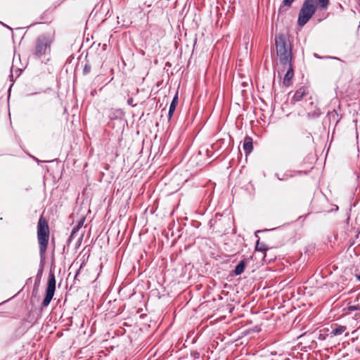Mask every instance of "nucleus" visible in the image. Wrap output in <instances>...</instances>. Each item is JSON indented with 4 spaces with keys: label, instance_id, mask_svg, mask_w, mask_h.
<instances>
[{
    "label": "nucleus",
    "instance_id": "obj_23",
    "mask_svg": "<svg viewBox=\"0 0 360 360\" xmlns=\"http://www.w3.org/2000/svg\"><path fill=\"white\" fill-rule=\"evenodd\" d=\"M83 225V220H81L78 222V224L75 226L76 227L79 228V230L81 229V227Z\"/></svg>",
    "mask_w": 360,
    "mask_h": 360
},
{
    "label": "nucleus",
    "instance_id": "obj_19",
    "mask_svg": "<svg viewBox=\"0 0 360 360\" xmlns=\"http://www.w3.org/2000/svg\"><path fill=\"white\" fill-rule=\"evenodd\" d=\"M90 71H91V66L89 64H86L83 69V73L84 75H86V74L89 73Z\"/></svg>",
    "mask_w": 360,
    "mask_h": 360
},
{
    "label": "nucleus",
    "instance_id": "obj_5",
    "mask_svg": "<svg viewBox=\"0 0 360 360\" xmlns=\"http://www.w3.org/2000/svg\"><path fill=\"white\" fill-rule=\"evenodd\" d=\"M56 277L52 271H50L48 278L47 287L46 289V295L41 302L42 307H46L49 305L52 300L56 291Z\"/></svg>",
    "mask_w": 360,
    "mask_h": 360
},
{
    "label": "nucleus",
    "instance_id": "obj_7",
    "mask_svg": "<svg viewBox=\"0 0 360 360\" xmlns=\"http://www.w3.org/2000/svg\"><path fill=\"white\" fill-rule=\"evenodd\" d=\"M297 174H301V172H296L292 170L286 171L283 174L280 175L278 173H275L274 176L281 181H285L290 178L295 176Z\"/></svg>",
    "mask_w": 360,
    "mask_h": 360
},
{
    "label": "nucleus",
    "instance_id": "obj_32",
    "mask_svg": "<svg viewBox=\"0 0 360 360\" xmlns=\"http://www.w3.org/2000/svg\"><path fill=\"white\" fill-rule=\"evenodd\" d=\"M33 159H34V160H36L37 162H39V160L37 158H34V157H33Z\"/></svg>",
    "mask_w": 360,
    "mask_h": 360
},
{
    "label": "nucleus",
    "instance_id": "obj_14",
    "mask_svg": "<svg viewBox=\"0 0 360 360\" xmlns=\"http://www.w3.org/2000/svg\"><path fill=\"white\" fill-rule=\"evenodd\" d=\"M255 249L260 252H266L268 250L266 245L263 243H260L259 240L256 243Z\"/></svg>",
    "mask_w": 360,
    "mask_h": 360
},
{
    "label": "nucleus",
    "instance_id": "obj_13",
    "mask_svg": "<svg viewBox=\"0 0 360 360\" xmlns=\"http://www.w3.org/2000/svg\"><path fill=\"white\" fill-rule=\"evenodd\" d=\"M306 95L305 90L303 88H300L295 91L292 96V101H300L303 97Z\"/></svg>",
    "mask_w": 360,
    "mask_h": 360
},
{
    "label": "nucleus",
    "instance_id": "obj_8",
    "mask_svg": "<svg viewBox=\"0 0 360 360\" xmlns=\"http://www.w3.org/2000/svg\"><path fill=\"white\" fill-rule=\"evenodd\" d=\"M327 117L329 120L330 124L333 123L335 126L338 124L342 118V115H340L337 110L329 111L327 114Z\"/></svg>",
    "mask_w": 360,
    "mask_h": 360
},
{
    "label": "nucleus",
    "instance_id": "obj_9",
    "mask_svg": "<svg viewBox=\"0 0 360 360\" xmlns=\"http://www.w3.org/2000/svg\"><path fill=\"white\" fill-rule=\"evenodd\" d=\"M247 262L245 259L241 260L235 267L234 270L232 271V275L233 276H240L241 275L246 267Z\"/></svg>",
    "mask_w": 360,
    "mask_h": 360
},
{
    "label": "nucleus",
    "instance_id": "obj_4",
    "mask_svg": "<svg viewBox=\"0 0 360 360\" xmlns=\"http://www.w3.org/2000/svg\"><path fill=\"white\" fill-rule=\"evenodd\" d=\"M317 5L309 0H304L298 14L297 24L303 27L311 18L316 11Z\"/></svg>",
    "mask_w": 360,
    "mask_h": 360
},
{
    "label": "nucleus",
    "instance_id": "obj_22",
    "mask_svg": "<svg viewBox=\"0 0 360 360\" xmlns=\"http://www.w3.org/2000/svg\"><path fill=\"white\" fill-rule=\"evenodd\" d=\"M79 231V228L74 226L72 229V235H75Z\"/></svg>",
    "mask_w": 360,
    "mask_h": 360
},
{
    "label": "nucleus",
    "instance_id": "obj_2",
    "mask_svg": "<svg viewBox=\"0 0 360 360\" xmlns=\"http://www.w3.org/2000/svg\"><path fill=\"white\" fill-rule=\"evenodd\" d=\"M275 45L276 54L281 65H285L292 63V47L288 38L283 34H279L275 37Z\"/></svg>",
    "mask_w": 360,
    "mask_h": 360
},
{
    "label": "nucleus",
    "instance_id": "obj_29",
    "mask_svg": "<svg viewBox=\"0 0 360 360\" xmlns=\"http://www.w3.org/2000/svg\"><path fill=\"white\" fill-rule=\"evenodd\" d=\"M139 9H140L141 11H143V9H144V8H143V7L141 5H139Z\"/></svg>",
    "mask_w": 360,
    "mask_h": 360
},
{
    "label": "nucleus",
    "instance_id": "obj_30",
    "mask_svg": "<svg viewBox=\"0 0 360 360\" xmlns=\"http://www.w3.org/2000/svg\"><path fill=\"white\" fill-rule=\"evenodd\" d=\"M82 236H83V235H82V236L79 238L78 242H79V243H81V241H82Z\"/></svg>",
    "mask_w": 360,
    "mask_h": 360
},
{
    "label": "nucleus",
    "instance_id": "obj_27",
    "mask_svg": "<svg viewBox=\"0 0 360 360\" xmlns=\"http://www.w3.org/2000/svg\"><path fill=\"white\" fill-rule=\"evenodd\" d=\"M356 279L360 281V274H357L356 276Z\"/></svg>",
    "mask_w": 360,
    "mask_h": 360
},
{
    "label": "nucleus",
    "instance_id": "obj_21",
    "mask_svg": "<svg viewBox=\"0 0 360 360\" xmlns=\"http://www.w3.org/2000/svg\"><path fill=\"white\" fill-rule=\"evenodd\" d=\"M127 104L132 106V107H134L136 105V103H134V98L132 97H129L127 99Z\"/></svg>",
    "mask_w": 360,
    "mask_h": 360
},
{
    "label": "nucleus",
    "instance_id": "obj_18",
    "mask_svg": "<svg viewBox=\"0 0 360 360\" xmlns=\"http://www.w3.org/2000/svg\"><path fill=\"white\" fill-rule=\"evenodd\" d=\"M191 356L194 359H198L200 358V352H198V351H191Z\"/></svg>",
    "mask_w": 360,
    "mask_h": 360
},
{
    "label": "nucleus",
    "instance_id": "obj_6",
    "mask_svg": "<svg viewBox=\"0 0 360 360\" xmlns=\"http://www.w3.org/2000/svg\"><path fill=\"white\" fill-rule=\"evenodd\" d=\"M282 67L283 68V70H287L286 73L284 75L283 84L285 86H290V81H291L292 78L294 76V70H293V67H292V63H290V64L282 65Z\"/></svg>",
    "mask_w": 360,
    "mask_h": 360
},
{
    "label": "nucleus",
    "instance_id": "obj_12",
    "mask_svg": "<svg viewBox=\"0 0 360 360\" xmlns=\"http://www.w3.org/2000/svg\"><path fill=\"white\" fill-rule=\"evenodd\" d=\"M179 98H178V92L176 93L174 96L173 97V99L170 103L169 111H168V117L169 120H170L175 111V109L176 108V105L178 104Z\"/></svg>",
    "mask_w": 360,
    "mask_h": 360
},
{
    "label": "nucleus",
    "instance_id": "obj_24",
    "mask_svg": "<svg viewBox=\"0 0 360 360\" xmlns=\"http://www.w3.org/2000/svg\"><path fill=\"white\" fill-rule=\"evenodd\" d=\"M325 338H326V337L324 335L320 334L318 339L320 340H325Z\"/></svg>",
    "mask_w": 360,
    "mask_h": 360
},
{
    "label": "nucleus",
    "instance_id": "obj_20",
    "mask_svg": "<svg viewBox=\"0 0 360 360\" xmlns=\"http://www.w3.org/2000/svg\"><path fill=\"white\" fill-rule=\"evenodd\" d=\"M295 0H283V4L285 6L290 7Z\"/></svg>",
    "mask_w": 360,
    "mask_h": 360
},
{
    "label": "nucleus",
    "instance_id": "obj_16",
    "mask_svg": "<svg viewBox=\"0 0 360 360\" xmlns=\"http://www.w3.org/2000/svg\"><path fill=\"white\" fill-rule=\"evenodd\" d=\"M122 115V110H116L113 112H112L109 117L111 120H113L115 119L117 115Z\"/></svg>",
    "mask_w": 360,
    "mask_h": 360
},
{
    "label": "nucleus",
    "instance_id": "obj_25",
    "mask_svg": "<svg viewBox=\"0 0 360 360\" xmlns=\"http://www.w3.org/2000/svg\"><path fill=\"white\" fill-rule=\"evenodd\" d=\"M74 236H75V235H72V233H71L70 236H69V238H68V242L69 243H70L72 240Z\"/></svg>",
    "mask_w": 360,
    "mask_h": 360
},
{
    "label": "nucleus",
    "instance_id": "obj_17",
    "mask_svg": "<svg viewBox=\"0 0 360 360\" xmlns=\"http://www.w3.org/2000/svg\"><path fill=\"white\" fill-rule=\"evenodd\" d=\"M142 1L143 5L147 7H151L153 3V0H141Z\"/></svg>",
    "mask_w": 360,
    "mask_h": 360
},
{
    "label": "nucleus",
    "instance_id": "obj_3",
    "mask_svg": "<svg viewBox=\"0 0 360 360\" xmlns=\"http://www.w3.org/2000/svg\"><path fill=\"white\" fill-rule=\"evenodd\" d=\"M54 41L53 35L43 34L39 35L35 43L34 55L36 58H40L43 56L49 55L51 53V44Z\"/></svg>",
    "mask_w": 360,
    "mask_h": 360
},
{
    "label": "nucleus",
    "instance_id": "obj_15",
    "mask_svg": "<svg viewBox=\"0 0 360 360\" xmlns=\"http://www.w3.org/2000/svg\"><path fill=\"white\" fill-rule=\"evenodd\" d=\"M347 309L350 311H360V304H351L350 303L348 304Z\"/></svg>",
    "mask_w": 360,
    "mask_h": 360
},
{
    "label": "nucleus",
    "instance_id": "obj_1",
    "mask_svg": "<svg viewBox=\"0 0 360 360\" xmlns=\"http://www.w3.org/2000/svg\"><path fill=\"white\" fill-rule=\"evenodd\" d=\"M37 238L39 246V255L41 257V266L37 271V274L35 278L34 290H37L43 274V262L44 259V255L47 249L49 238V228L46 220L41 217L37 224Z\"/></svg>",
    "mask_w": 360,
    "mask_h": 360
},
{
    "label": "nucleus",
    "instance_id": "obj_31",
    "mask_svg": "<svg viewBox=\"0 0 360 360\" xmlns=\"http://www.w3.org/2000/svg\"><path fill=\"white\" fill-rule=\"evenodd\" d=\"M282 12V7L281 6L278 9V13H281Z\"/></svg>",
    "mask_w": 360,
    "mask_h": 360
},
{
    "label": "nucleus",
    "instance_id": "obj_10",
    "mask_svg": "<svg viewBox=\"0 0 360 360\" xmlns=\"http://www.w3.org/2000/svg\"><path fill=\"white\" fill-rule=\"evenodd\" d=\"M243 150H244L245 153H246V155H248L252 152V150L253 149L252 138H250L249 136H246L245 138L244 141H243Z\"/></svg>",
    "mask_w": 360,
    "mask_h": 360
},
{
    "label": "nucleus",
    "instance_id": "obj_28",
    "mask_svg": "<svg viewBox=\"0 0 360 360\" xmlns=\"http://www.w3.org/2000/svg\"><path fill=\"white\" fill-rule=\"evenodd\" d=\"M91 95H92V96H94V95H95V94H96V90H94V91H91Z\"/></svg>",
    "mask_w": 360,
    "mask_h": 360
},
{
    "label": "nucleus",
    "instance_id": "obj_11",
    "mask_svg": "<svg viewBox=\"0 0 360 360\" xmlns=\"http://www.w3.org/2000/svg\"><path fill=\"white\" fill-rule=\"evenodd\" d=\"M347 330V327L345 326H338L335 325V327H332V330L329 334L327 335L328 336L329 335L333 336H338L342 335L345 330Z\"/></svg>",
    "mask_w": 360,
    "mask_h": 360
},
{
    "label": "nucleus",
    "instance_id": "obj_26",
    "mask_svg": "<svg viewBox=\"0 0 360 360\" xmlns=\"http://www.w3.org/2000/svg\"><path fill=\"white\" fill-rule=\"evenodd\" d=\"M81 268H82V266H80L79 269L77 271L76 274H75V279H76V278H77V277L78 276V275L79 274V273H80V269H81Z\"/></svg>",
    "mask_w": 360,
    "mask_h": 360
}]
</instances>
